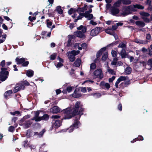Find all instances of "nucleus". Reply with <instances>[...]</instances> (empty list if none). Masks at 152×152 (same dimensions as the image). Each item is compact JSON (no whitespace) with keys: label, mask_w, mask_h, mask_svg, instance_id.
<instances>
[{"label":"nucleus","mask_w":152,"mask_h":152,"mask_svg":"<svg viewBox=\"0 0 152 152\" xmlns=\"http://www.w3.org/2000/svg\"><path fill=\"white\" fill-rule=\"evenodd\" d=\"M64 113V119L70 118L75 115H78L77 112H75L71 108H67L63 110Z\"/></svg>","instance_id":"f257e3e1"},{"label":"nucleus","mask_w":152,"mask_h":152,"mask_svg":"<svg viewBox=\"0 0 152 152\" xmlns=\"http://www.w3.org/2000/svg\"><path fill=\"white\" fill-rule=\"evenodd\" d=\"M132 5L124 7L123 9L122 15L125 16L132 13L133 12L136 11L137 10L134 9Z\"/></svg>","instance_id":"f03ea898"},{"label":"nucleus","mask_w":152,"mask_h":152,"mask_svg":"<svg viewBox=\"0 0 152 152\" xmlns=\"http://www.w3.org/2000/svg\"><path fill=\"white\" fill-rule=\"evenodd\" d=\"M1 70L0 72V80L2 81H3L7 78L9 73L7 71V68H1Z\"/></svg>","instance_id":"7ed1b4c3"},{"label":"nucleus","mask_w":152,"mask_h":152,"mask_svg":"<svg viewBox=\"0 0 152 152\" xmlns=\"http://www.w3.org/2000/svg\"><path fill=\"white\" fill-rule=\"evenodd\" d=\"M80 53L79 50H73L71 52H69L66 53L68 58L70 61L73 62L75 59V56L78 54Z\"/></svg>","instance_id":"20e7f679"},{"label":"nucleus","mask_w":152,"mask_h":152,"mask_svg":"<svg viewBox=\"0 0 152 152\" xmlns=\"http://www.w3.org/2000/svg\"><path fill=\"white\" fill-rule=\"evenodd\" d=\"M82 106V104L80 102H77L75 104V108L72 109L75 112H77L79 114L83 110Z\"/></svg>","instance_id":"39448f33"},{"label":"nucleus","mask_w":152,"mask_h":152,"mask_svg":"<svg viewBox=\"0 0 152 152\" xmlns=\"http://www.w3.org/2000/svg\"><path fill=\"white\" fill-rule=\"evenodd\" d=\"M94 77L96 78H99L100 79H102L103 77V75L101 69H97L93 72Z\"/></svg>","instance_id":"423d86ee"},{"label":"nucleus","mask_w":152,"mask_h":152,"mask_svg":"<svg viewBox=\"0 0 152 152\" xmlns=\"http://www.w3.org/2000/svg\"><path fill=\"white\" fill-rule=\"evenodd\" d=\"M72 17L75 18L74 22H77V20L81 19L84 17V13H75L72 15Z\"/></svg>","instance_id":"0eeeda50"},{"label":"nucleus","mask_w":152,"mask_h":152,"mask_svg":"<svg viewBox=\"0 0 152 152\" xmlns=\"http://www.w3.org/2000/svg\"><path fill=\"white\" fill-rule=\"evenodd\" d=\"M140 14L141 16V18L146 22H148L149 21V19L148 18V17L150 16V14L147 12H142L140 13Z\"/></svg>","instance_id":"6e6552de"},{"label":"nucleus","mask_w":152,"mask_h":152,"mask_svg":"<svg viewBox=\"0 0 152 152\" xmlns=\"http://www.w3.org/2000/svg\"><path fill=\"white\" fill-rule=\"evenodd\" d=\"M61 125V122L58 120H54L52 122V127L53 129H56L60 127Z\"/></svg>","instance_id":"1a4fd4ad"},{"label":"nucleus","mask_w":152,"mask_h":152,"mask_svg":"<svg viewBox=\"0 0 152 152\" xmlns=\"http://www.w3.org/2000/svg\"><path fill=\"white\" fill-rule=\"evenodd\" d=\"M100 30V29L99 27H96L91 30L90 35L92 37L95 36L99 34Z\"/></svg>","instance_id":"9d476101"},{"label":"nucleus","mask_w":152,"mask_h":152,"mask_svg":"<svg viewBox=\"0 0 152 152\" xmlns=\"http://www.w3.org/2000/svg\"><path fill=\"white\" fill-rule=\"evenodd\" d=\"M61 110L58 106H55L50 108V111L53 113H56L60 112Z\"/></svg>","instance_id":"9b49d317"},{"label":"nucleus","mask_w":152,"mask_h":152,"mask_svg":"<svg viewBox=\"0 0 152 152\" xmlns=\"http://www.w3.org/2000/svg\"><path fill=\"white\" fill-rule=\"evenodd\" d=\"M72 97L74 98H79L81 96V94L79 91L78 89H76L74 91V93L72 94Z\"/></svg>","instance_id":"f8f14e48"},{"label":"nucleus","mask_w":152,"mask_h":152,"mask_svg":"<svg viewBox=\"0 0 152 152\" xmlns=\"http://www.w3.org/2000/svg\"><path fill=\"white\" fill-rule=\"evenodd\" d=\"M119 10L118 8H115L114 7H111L110 12L113 15H116L119 12Z\"/></svg>","instance_id":"ddd939ff"},{"label":"nucleus","mask_w":152,"mask_h":152,"mask_svg":"<svg viewBox=\"0 0 152 152\" xmlns=\"http://www.w3.org/2000/svg\"><path fill=\"white\" fill-rule=\"evenodd\" d=\"M39 113L38 111H36L35 113L34 117L32 118V120H34L36 121H39L42 120V118L39 117Z\"/></svg>","instance_id":"4468645a"},{"label":"nucleus","mask_w":152,"mask_h":152,"mask_svg":"<svg viewBox=\"0 0 152 152\" xmlns=\"http://www.w3.org/2000/svg\"><path fill=\"white\" fill-rule=\"evenodd\" d=\"M84 17L89 20H91L93 18H95L93 17V16L92 14L88 13V12H85L84 13Z\"/></svg>","instance_id":"2eb2a0df"},{"label":"nucleus","mask_w":152,"mask_h":152,"mask_svg":"<svg viewBox=\"0 0 152 152\" xmlns=\"http://www.w3.org/2000/svg\"><path fill=\"white\" fill-rule=\"evenodd\" d=\"M75 37V36L73 35H69L68 36V41L67 45L68 46H70L72 45L71 41L72 39H74Z\"/></svg>","instance_id":"dca6fc26"},{"label":"nucleus","mask_w":152,"mask_h":152,"mask_svg":"<svg viewBox=\"0 0 152 152\" xmlns=\"http://www.w3.org/2000/svg\"><path fill=\"white\" fill-rule=\"evenodd\" d=\"M100 86L101 87H102V88H103V87H104L107 90L109 89L110 87L109 84L108 83H105L103 81H102L100 83Z\"/></svg>","instance_id":"f3484780"},{"label":"nucleus","mask_w":152,"mask_h":152,"mask_svg":"<svg viewBox=\"0 0 152 152\" xmlns=\"http://www.w3.org/2000/svg\"><path fill=\"white\" fill-rule=\"evenodd\" d=\"M87 6L86 5H85L83 7H78L76 8V11L77 12L79 13L84 12L85 11L87 10Z\"/></svg>","instance_id":"a211bd4d"},{"label":"nucleus","mask_w":152,"mask_h":152,"mask_svg":"<svg viewBox=\"0 0 152 152\" xmlns=\"http://www.w3.org/2000/svg\"><path fill=\"white\" fill-rule=\"evenodd\" d=\"M74 87L73 86H68V87L66 90H64L62 92L63 93H67L70 92L72 90H73Z\"/></svg>","instance_id":"6ab92c4d"},{"label":"nucleus","mask_w":152,"mask_h":152,"mask_svg":"<svg viewBox=\"0 0 152 152\" xmlns=\"http://www.w3.org/2000/svg\"><path fill=\"white\" fill-rule=\"evenodd\" d=\"M74 129L71 125L69 127V128L62 130L61 131V132H66L67 131L68 132L71 133L73 132Z\"/></svg>","instance_id":"aec40b11"},{"label":"nucleus","mask_w":152,"mask_h":152,"mask_svg":"<svg viewBox=\"0 0 152 152\" xmlns=\"http://www.w3.org/2000/svg\"><path fill=\"white\" fill-rule=\"evenodd\" d=\"M122 58H124L126 57L127 54L125 50L124 49H122L121 52L119 53Z\"/></svg>","instance_id":"412c9836"},{"label":"nucleus","mask_w":152,"mask_h":152,"mask_svg":"<svg viewBox=\"0 0 152 152\" xmlns=\"http://www.w3.org/2000/svg\"><path fill=\"white\" fill-rule=\"evenodd\" d=\"M105 31L107 34L113 35L114 32L111 27H108L105 30Z\"/></svg>","instance_id":"4be33fe9"},{"label":"nucleus","mask_w":152,"mask_h":152,"mask_svg":"<svg viewBox=\"0 0 152 152\" xmlns=\"http://www.w3.org/2000/svg\"><path fill=\"white\" fill-rule=\"evenodd\" d=\"M45 130L43 129L42 131L40 132L39 133L38 132H35L34 134L35 136H37L38 137H40L42 136L44 133L45 132Z\"/></svg>","instance_id":"5701e85b"},{"label":"nucleus","mask_w":152,"mask_h":152,"mask_svg":"<svg viewBox=\"0 0 152 152\" xmlns=\"http://www.w3.org/2000/svg\"><path fill=\"white\" fill-rule=\"evenodd\" d=\"M106 49L105 47L102 48L99 51H98L96 54V57L97 58H99L102 55V52L104 51Z\"/></svg>","instance_id":"b1692460"},{"label":"nucleus","mask_w":152,"mask_h":152,"mask_svg":"<svg viewBox=\"0 0 152 152\" xmlns=\"http://www.w3.org/2000/svg\"><path fill=\"white\" fill-rule=\"evenodd\" d=\"M80 125V123L78 121L75 122L72 126L74 129H77L79 128Z\"/></svg>","instance_id":"393cba45"},{"label":"nucleus","mask_w":152,"mask_h":152,"mask_svg":"<svg viewBox=\"0 0 152 152\" xmlns=\"http://www.w3.org/2000/svg\"><path fill=\"white\" fill-rule=\"evenodd\" d=\"M16 62L18 64H22L25 61V59L23 58H17L15 59Z\"/></svg>","instance_id":"a878e982"},{"label":"nucleus","mask_w":152,"mask_h":152,"mask_svg":"<svg viewBox=\"0 0 152 152\" xmlns=\"http://www.w3.org/2000/svg\"><path fill=\"white\" fill-rule=\"evenodd\" d=\"M136 24L140 27H143L145 26V23L142 21H137L135 22Z\"/></svg>","instance_id":"bb28decb"},{"label":"nucleus","mask_w":152,"mask_h":152,"mask_svg":"<svg viewBox=\"0 0 152 152\" xmlns=\"http://www.w3.org/2000/svg\"><path fill=\"white\" fill-rule=\"evenodd\" d=\"M75 35L77 37L80 38H83L84 36V33L80 31H77Z\"/></svg>","instance_id":"cd10ccee"},{"label":"nucleus","mask_w":152,"mask_h":152,"mask_svg":"<svg viewBox=\"0 0 152 152\" xmlns=\"http://www.w3.org/2000/svg\"><path fill=\"white\" fill-rule=\"evenodd\" d=\"M34 72L31 70L29 69L27 71L26 75L28 77H31L34 75Z\"/></svg>","instance_id":"c85d7f7f"},{"label":"nucleus","mask_w":152,"mask_h":152,"mask_svg":"<svg viewBox=\"0 0 152 152\" xmlns=\"http://www.w3.org/2000/svg\"><path fill=\"white\" fill-rule=\"evenodd\" d=\"M135 42L136 43L140 44H145L147 43V41L141 40L137 39H135Z\"/></svg>","instance_id":"c756f323"},{"label":"nucleus","mask_w":152,"mask_h":152,"mask_svg":"<svg viewBox=\"0 0 152 152\" xmlns=\"http://www.w3.org/2000/svg\"><path fill=\"white\" fill-rule=\"evenodd\" d=\"M35 132H32L31 130H28L27 131L26 134L28 137H30L35 135Z\"/></svg>","instance_id":"7c9ffc66"},{"label":"nucleus","mask_w":152,"mask_h":152,"mask_svg":"<svg viewBox=\"0 0 152 152\" xmlns=\"http://www.w3.org/2000/svg\"><path fill=\"white\" fill-rule=\"evenodd\" d=\"M77 29L78 30H81L82 32L83 33L86 31V27L82 25L77 28Z\"/></svg>","instance_id":"2f4dec72"},{"label":"nucleus","mask_w":152,"mask_h":152,"mask_svg":"<svg viewBox=\"0 0 152 152\" xmlns=\"http://www.w3.org/2000/svg\"><path fill=\"white\" fill-rule=\"evenodd\" d=\"M132 6L133 7L134 9L136 10V8H137L138 9L142 10L144 8V7L143 6L139 4H135V5H132Z\"/></svg>","instance_id":"473e14b6"},{"label":"nucleus","mask_w":152,"mask_h":152,"mask_svg":"<svg viewBox=\"0 0 152 152\" xmlns=\"http://www.w3.org/2000/svg\"><path fill=\"white\" fill-rule=\"evenodd\" d=\"M81 60L79 58H77L74 63L75 65L77 67H79L81 64Z\"/></svg>","instance_id":"72a5a7b5"},{"label":"nucleus","mask_w":152,"mask_h":152,"mask_svg":"<svg viewBox=\"0 0 152 152\" xmlns=\"http://www.w3.org/2000/svg\"><path fill=\"white\" fill-rule=\"evenodd\" d=\"M24 88V86H22L20 87H19L18 86H16L13 90L14 92L15 93L20 90L21 89H23Z\"/></svg>","instance_id":"f704fd0d"},{"label":"nucleus","mask_w":152,"mask_h":152,"mask_svg":"<svg viewBox=\"0 0 152 152\" xmlns=\"http://www.w3.org/2000/svg\"><path fill=\"white\" fill-rule=\"evenodd\" d=\"M32 123V122L31 121V120H29L28 121L26 122L24 124V126H25V127L26 128L29 127L31 125Z\"/></svg>","instance_id":"c9c22d12"},{"label":"nucleus","mask_w":152,"mask_h":152,"mask_svg":"<svg viewBox=\"0 0 152 152\" xmlns=\"http://www.w3.org/2000/svg\"><path fill=\"white\" fill-rule=\"evenodd\" d=\"M108 57V53L105 52L102 55V60L103 61H105Z\"/></svg>","instance_id":"e433bc0d"},{"label":"nucleus","mask_w":152,"mask_h":152,"mask_svg":"<svg viewBox=\"0 0 152 152\" xmlns=\"http://www.w3.org/2000/svg\"><path fill=\"white\" fill-rule=\"evenodd\" d=\"M76 8H71L70 10L68 11V13L69 15H71L72 14H74L75 13H76Z\"/></svg>","instance_id":"4c0bfd02"},{"label":"nucleus","mask_w":152,"mask_h":152,"mask_svg":"<svg viewBox=\"0 0 152 152\" xmlns=\"http://www.w3.org/2000/svg\"><path fill=\"white\" fill-rule=\"evenodd\" d=\"M57 12L59 14H62L63 11L61 8V7L60 6H58L56 7V9Z\"/></svg>","instance_id":"58836bf2"},{"label":"nucleus","mask_w":152,"mask_h":152,"mask_svg":"<svg viewBox=\"0 0 152 152\" xmlns=\"http://www.w3.org/2000/svg\"><path fill=\"white\" fill-rule=\"evenodd\" d=\"M81 47L80 48H79V50H81L82 49H86L87 47V45L85 43H83L82 44H81Z\"/></svg>","instance_id":"ea45409f"},{"label":"nucleus","mask_w":152,"mask_h":152,"mask_svg":"<svg viewBox=\"0 0 152 152\" xmlns=\"http://www.w3.org/2000/svg\"><path fill=\"white\" fill-rule=\"evenodd\" d=\"M12 91L11 90H10L6 92L4 94V96L6 98H7L8 97L12 94Z\"/></svg>","instance_id":"a19ab883"},{"label":"nucleus","mask_w":152,"mask_h":152,"mask_svg":"<svg viewBox=\"0 0 152 152\" xmlns=\"http://www.w3.org/2000/svg\"><path fill=\"white\" fill-rule=\"evenodd\" d=\"M96 67V65L95 63H93L91 64L90 66V72L95 69Z\"/></svg>","instance_id":"79ce46f5"},{"label":"nucleus","mask_w":152,"mask_h":152,"mask_svg":"<svg viewBox=\"0 0 152 152\" xmlns=\"http://www.w3.org/2000/svg\"><path fill=\"white\" fill-rule=\"evenodd\" d=\"M92 95H93V96L96 98H98L101 96L102 94L99 93H93L92 94Z\"/></svg>","instance_id":"37998d69"},{"label":"nucleus","mask_w":152,"mask_h":152,"mask_svg":"<svg viewBox=\"0 0 152 152\" xmlns=\"http://www.w3.org/2000/svg\"><path fill=\"white\" fill-rule=\"evenodd\" d=\"M122 2L125 4H129L131 3L130 0H121Z\"/></svg>","instance_id":"c03bdc74"},{"label":"nucleus","mask_w":152,"mask_h":152,"mask_svg":"<svg viewBox=\"0 0 152 152\" xmlns=\"http://www.w3.org/2000/svg\"><path fill=\"white\" fill-rule=\"evenodd\" d=\"M121 2H122L121 0H118L114 4V6L115 7H119Z\"/></svg>","instance_id":"a18cd8bd"},{"label":"nucleus","mask_w":152,"mask_h":152,"mask_svg":"<svg viewBox=\"0 0 152 152\" xmlns=\"http://www.w3.org/2000/svg\"><path fill=\"white\" fill-rule=\"evenodd\" d=\"M131 72V69L129 67H127L126 69L125 72L127 74H130Z\"/></svg>","instance_id":"49530a36"},{"label":"nucleus","mask_w":152,"mask_h":152,"mask_svg":"<svg viewBox=\"0 0 152 152\" xmlns=\"http://www.w3.org/2000/svg\"><path fill=\"white\" fill-rule=\"evenodd\" d=\"M30 117V115H26L23 117V118L20 121L23 122L24 121H25L26 119L29 118Z\"/></svg>","instance_id":"de8ad7c7"},{"label":"nucleus","mask_w":152,"mask_h":152,"mask_svg":"<svg viewBox=\"0 0 152 152\" xmlns=\"http://www.w3.org/2000/svg\"><path fill=\"white\" fill-rule=\"evenodd\" d=\"M57 56V54L54 53L52 54L50 56V59L51 60H54L56 58Z\"/></svg>","instance_id":"09e8293b"},{"label":"nucleus","mask_w":152,"mask_h":152,"mask_svg":"<svg viewBox=\"0 0 152 152\" xmlns=\"http://www.w3.org/2000/svg\"><path fill=\"white\" fill-rule=\"evenodd\" d=\"M118 59L116 58H114L113 61L111 62V64L112 65H115L117 64V61Z\"/></svg>","instance_id":"8fccbe9b"},{"label":"nucleus","mask_w":152,"mask_h":152,"mask_svg":"<svg viewBox=\"0 0 152 152\" xmlns=\"http://www.w3.org/2000/svg\"><path fill=\"white\" fill-rule=\"evenodd\" d=\"M55 66L56 67L59 69V68L63 66V64L61 62H59Z\"/></svg>","instance_id":"3c124183"},{"label":"nucleus","mask_w":152,"mask_h":152,"mask_svg":"<svg viewBox=\"0 0 152 152\" xmlns=\"http://www.w3.org/2000/svg\"><path fill=\"white\" fill-rule=\"evenodd\" d=\"M118 47L122 48H125L126 47V45L124 43H121L119 44Z\"/></svg>","instance_id":"603ef678"},{"label":"nucleus","mask_w":152,"mask_h":152,"mask_svg":"<svg viewBox=\"0 0 152 152\" xmlns=\"http://www.w3.org/2000/svg\"><path fill=\"white\" fill-rule=\"evenodd\" d=\"M118 80L120 81V82H121L123 81H125L126 80V77L124 76H121L119 77Z\"/></svg>","instance_id":"864d4df0"},{"label":"nucleus","mask_w":152,"mask_h":152,"mask_svg":"<svg viewBox=\"0 0 152 152\" xmlns=\"http://www.w3.org/2000/svg\"><path fill=\"white\" fill-rule=\"evenodd\" d=\"M15 128L12 126H10L8 128V130L10 132H13L15 130Z\"/></svg>","instance_id":"5fc2aeb1"},{"label":"nucleus","mask_w":152,"mask_h":152,"mask_svg":"<svg viewBox=\"0 0 152 152\" xmlns=\"http://www.w3.org/2000/svg\"><path fill=\"white\" fill-rule=\"evenodd\" d=\"M42 119H44L45 120H47L49 118L47 114L44 115L42 117H41Z\"/></svg>","instance_id":"6e6d98bb"},{"label":"nucleus","mask_w":152,"mask_h":152,"mask_svg":"<svg viewBox=\"0 0 152 152\" xmlns=\"http://www.w3.org/2000/svg\"><path fill=\"white\" fill-rule=\"evenodd\" d=\"M112 56L113 57H115L117 55V52L114 50H112L111 51Z\"/></svg>","instance_id":"4d7b16f0"},{"label":"nucleus","mask_w":152,"mask_h":152,"mask_svg":"<svg viewBox=\"0 0 152 152\" xmlns=\"http://www.w3.org/2000/svg\"><path fill=\"white\" fill-rule=\"evenodd\" d=\"M47 26L48 28H50V26L52 25V23L49 20H47Z\"/></svg>","instance_id":"13d9d810"},{"label":"nucleus","mask_w":152,"mask_h":152,"mask_svg":"<svg viewBox=\"0 0 152 152\" xmlns=\"http://www.w3.org/2000/svg\"><path fill=\"white\" fill-rule=\"evenodd\" d=\"M81 44L79 43H76L74 45V47L76 48H78L79 49V48H80Z\"/></svg>","instance_id":"bf43d9fd"},{"label":"nucleus","mask_w":152,"mask_h":152,"mask_svg":"<svg viewBox=\"0 0 152 152\" xmlns=\"http://www.w3.org/2000/svg\"><path fill=\"white\" fill-rule=\"evenodd\" d=\"M107 72L109 73H110L111 74H113L114 71L113 70V69H111L109 67H108L107 69Z\"/></svg>","instance_id":"052dcab7"},{"label":"nucleus","mask_w":152,"mask_h":152,"mask_svg":"<svg viewBox=\"0 0 152 152\" xmlns=\"http://www.w3.org/2000/svg\"><path fill=\"white\" fill-rule=\"evenodd\" d=\"M10 114L13 115H15L16 114L18 115L20 114V112L19 111H16L14 112H10Z\"/></svg>","instance_id":"680f3d73"},{"label":"nucleus","mask_w":152,"mask_h":152,"mask_svg":"<svg viewBox=\"0 0 152 152\" xmlns=\"http://www.w3.org/2000/svg\"><path fill=\"white\" fill-rule=\"evenodd\" d=\"M135 139H137V140H143V138L142 136H139L137 138H135Z\"/></svg>","instance_id":"e2e57ef3"},{"label":"nucleus","mask_w":152,"mask_h":152,"mask_svg":"<svg viewBox=\"0 0 152 152\" xmlns=\"http://www.w3.org/2000/svg\"><path fill=\"white\" fill-rule=\"evenodd\" d=\"M28 19L31 21H32L36 19V18L35 17H31V16H29Z\"/></svg>","instance_id":"0e129e2a"},{"label":"nucleus","mask_w":152,"mask_h":152,"mask_svg":"<svg viewBox=\"0 0 152 152\" xmlns=\"http://www.w3.org/2000/svg\"><path fill=\"white\" fill-rule=\"evenodd\" d=\"M147 64L148 65L151 66L152 65V58L148 60Z\"/></svg>","instance_id":"69168bd1"},{"label":"nucleus","mask_w":152,"mask_h":152,"mask_svg":"<svg viewBox=\"0 0 152 152\" xmlns=\"http://www.w3.org/2000/svg\"><path fill=\"white\" fill-rule=\"evenodd\" d=\"M81 91L84 93H86L87 91L86 89V87H82L81 89Z\"/></svg>","instance_id":"338daca9"},{"label":"nucleus","mask_w":152,"mask_h":152,"mask_svg":"<svg viewBox=\"0 0 152 152\" xmlns=\"http://www.w3.org/2000/svg\"><path fill=\"white\" fill-rule=\"evenodd\" d=\"M89 23L94 26H95L97 24L96 23L92 20L90 21Z\"/></svg>","instance_id":"774afa93"}]
</instances>
